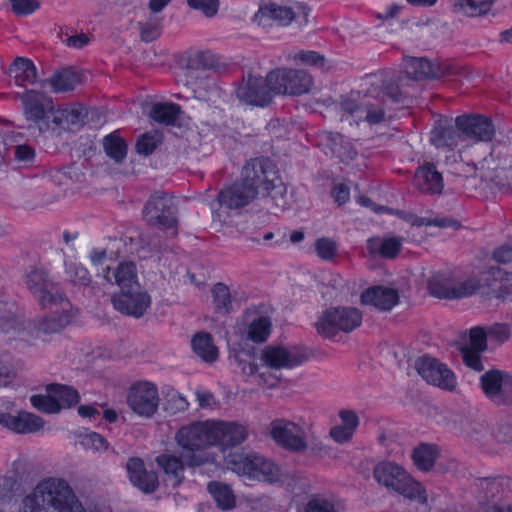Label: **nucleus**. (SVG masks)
I'll list each match as a JSON object with an SVG mask.
<instances>
[{
  "mask_svg": "<svg viewBox=\"0 0 512 512\" xmlns=\"http://www.w3.org/2000/svg\"><path fill=\"white\" fill-rule=\"evenodd\" d=\"M21 512H86L68 483L59 478L42 480L23 500Z\"/></svg>",
  "mask_w": 512,
  "mask_h": 512,
  "instance_id": "nucleus-1",
  "label": "nucleus"
},
{
  "mask_svg": "<svg viewBox=\"0 0 512 512\" xmlns=\"http://www.w3.org/2000/svg\"><path fill=\"white\" fill-rule=\"evenodd\" d=\"M405 94L398 85L387 84L382 92L376 97L365 95L360 103L352 99H345L341 102L343 111L354 116L357 121H365L369 125H377L386 121V101L403 103Z\"/></svg>",
  "mask_w": 512,
  "mask_h": 512,
  "instance_id": "nucleus-2",
  "label": "nucleus"
},
{
  "mask_svg": "<svg viewBox=\"0 0 512 512\" xmlns=\"http://www.w3.org/2000/svg\"><path fill=\"white\" fill-rule=\"evenodd\" d=\"M262 165L259 158L248 161L242 168L240 179L218 193L219 204L228 209H239L250 204L259 193V175L263 176Z\"/></svg>",
  "mask_w": 512,
  "mask_h": 512,
  "instance_id": "nucleus-3",
  "label": "nucleus"
},
{
  "mask_svg": "<svg viewBox=\"0 0 512 512\" xmlns=\"http://www.w3.org/2000/svg\"><path fill=\"white\" fill-rule=\"evenodd\" d=\"M373 477L380 485L409 500L420 504L427 502V494L422 485L394 462H379L373 469Z\"/></svg>",
  "mask_w": 512,
  "mask_h": 512,
  "instance_id": "nucleus-4",
  "label": "nucleus"
},
{
  "mask_svg": "<svg viewBox=\"0 0 512 512\" xmlns=\"http://www.w3.org/2000/svg\"><path fill=\"white\" fill-rule=\"evenodd\" d=\"M176 441L182 448L183 459L188 466H198L208 461L202 451L215 445L212 421L193 422L181 427L176 433Z\"/></svg>",
  "mask_w": 512,
  "mask_h": 512,
  "instance_id": "nucleus-5",
  "label": "nucleus"
},
{
  "mask_svg": "<svg viewBox=\"0 0 512 512\" xmlns=\"http://www.w3.org/2000/svg\"><path fill=\"white\" fill-rule=\"evenodd\" d=\"M228 467L250 480L276 483L282 481L281 468L272 460L256 453L232 455Z\"/></svg>",
  "mask_w": 512,
  "mask_h": 512,
  "instance_id": "nucleus-6",
  "label": "nucleus"
},
{
  "mask_svg": "<svg viewBox=\"0 0 512 512\" xmlns=\"http://www.w3.org/2000/svg\"><path fill=\"white\" fill-rule=\"evenodd\" d=\"M178 208L173 199L164 192H155L143 208L145 221L154 227L167 231L171 237L178 234Z\"/></svg>",
  "mask_w": 512,
  "mask_h": 512,
  "instance_id": "nucleus-7",
  "label": "nucleus"
},
{
  "mask_svg": "<svg viewBox=\"0 0 512 512\" xmlns=\"http://www.w3.org/2000/svg\"><path fill=\"white\" fill-rule=\"evenodd\" d=\"M362 323V313L354 307H336L327 309L318 318L315 326L317 332L332 338L339 332L349 333Z\"/></svg>",
  "mask_w": 512,
  "mask_h": 512,
  "instance_id": "nucleus-8",
  "label": "nucleus"
},
{
  "mask_svg": "<svg viewBox=\"0 0 512 512\" xmlns=\"http://www.w3.org/2000/svg\"><path fill=\"white\" fill-rule=\"evenodd\" d=\"M25 283L43 309H52L53 304L57 303L70 306L68 299L64 297L58 285L50 279L44 269L32 267L25 275Z\"/></svg>",
  "mask_w": 512,
  "mask_h": 512,
  "instance_id": "nucleus-9",
  "label": "nucleus"
},
{
  "mask_svg": "<svg viewBox=\"0 0 512 512\" xmlns=\"http://www.w3.org/2000/svg\"><path fill=\"white\" fill-rule=\"evenodd\" d=\"M267 81L276 94L302 95L313 85L312 76L301 69L278 68L267 74Z\"/></svg>",
  "mask_w": 512,
  "mask_h": 512,
  "instance_id": "nucleus-10",
  "label": "nucleus"
},
{
  "mask_svg": "<svg viewBox=\"0 0 512 512\" xmlns=\"http://www.w3.org/2000/svg\"><path fill=\"white\" fill-rule=\"evenodd\" d=\"M79 400L78 391L63 384H49L46 386L45 395L38 394L30 397L32 406L47 414L59 413L62 409L77 404Z\"/></svg>",
  "mask_w": 512,
  "mask_h": 512,
  "instance_id": "nucleus-11",
  "label": "nucleus"
},
{
  "mask_svg": "<svg viewBox=\"0 0 512 512\" xmlns=\"http://www.w3.org/2000/svg\"><path fill=\"white\" fill-rule=\"evenodd\" d=\"M480 387L486 398L496 406L512 405V373L490 369L479 378Z\"/></svg>",
  "mask_w": 512,
  "mask_h": 512,
  "instance_id": "nucleus-12",
  "label": "nucleus"
},
{
  "mask_svg": "<svg viewBox=\"0 0 512 512\" xmlns=\"http://www.w3.org/2000/svg\"><path fill=\"white\" fill-rule=\"evenodd\" d=\"M418 374L429 384L452 391L456 387V377L448 366L439 360L424 355L415 361Z\"/></svg>",
  "mask_w": 512,
  "mask_h": 512,
  "instance_id": "nucleus-13",
  "label": "nucleus"
},
{
  "mask_svg": "<svg viewBox=\"0 0 512 512\" xmlns=\"http://www.w3.org/2000/svg\"><path fill=\"white\" fill-rule=\"evenodd\" d=\"M270 434L279 445L292 452L302 453L308 448L305 430L294 422L276 419L270 424Z\"/></svg>",
  "mask_w": 512,
  "mask_h": 512,
  "instance_id": "nucleus-14",
  "label": "nucleus"
},
{
  "mask_svg": "<svg viewBox=\"0 0 512 512\" xmlns=\"http://www.w3.org/2000/svg\"><path fill=\"white\" fill-rule=\"evenodd\" d=\"M276 95L271 85L261 76L248 74L236 89L237 98L249 105L264 107L272 101Z\"/></svg>",
  "mask_w": 512,
  "mask_h": 512,
  "instance_id": "nucleus-15",
  "label": "nucleus"
},
{
  "mask_svg": "<svg viewBox=\"0 0 512 512\" xmlns=\"http://www.w3.org/2000/svg\"><path fill=\"white\" fill-rule=\"evenodd\" d=\"M127 402L136 414L149 418L158 409L159 395L157 387L150 382L134 384L128 393Z\"/></svg>",
  "mask_w": 512,
  "mask_h": 512,
  "instance_id": "nucleus-16",
  "label": "nucleus"
},
{
  "mask_svg": "<svg viewBox=\"0 0 512 512\" xmlns=\"http://www.w3.org/2000/svg\"><path fill=\"white\" fill-rule=\"evenodd\" d=\"M259 161L263 164V176L259 175V189L263 188L277 209L285 210L290 203L285 184L278 177L277 171L269 159L259 158Z\"/></svg>",
  "mask_w": 512,
  "mask_h": 512,
  "instance_id": "nucleus-17",
  "label": "nucleus"
},
{
  "mask_svg": "<svg viewBox=\"0 0 512 512\" xmlns=\"http://www.w3.org/2000/svg\"><path fill=\"white\" fill-rule=\"evenodd\" d=\"M260 360L271 369H289L303 364L307 360V355L297 347L269 345L262 350Z\"/></svg>",
  "mask_w": 512,
  "mask_h": 512,
  "instance_id": "nucleus-18",
  "label": "nucleus"
},
{
  "mask_svg": "<svg viewBox=\"0 0 512 512\" xmlns=\"http://www.w3.org/2000/svg\"><path fill=\"white\" fill-rule=\"evenodd\" d=\"M114 308L122 314L140 318L151 305L150 295L138 286L114 294L111 299Z\"/></svg>",
  "mask_w": 512,
  "mask_h": 512,
  "instance_id": "nucleus-19",
  "label": "nucleus"
},
{
  "mask_svg": "<svg viewBox=\"0 0 512 512\" xmlns=\"http://www.w3.org/2000/svg\"><path fill=\"white\" fill-rule=\"evenodd\" d=\"M457 127L463 132L464 139L491 141L495 135V127L490 118L483 115H463L455 119Z\"/></svg>",
  "mask_w": 512,
  "mask_h": 512,
  "instance_id": "nucleus-20",
  "label": "nucleus"
},
{
  "mask_svg": "<svg viewBox=\"0 0 512 512\" xmlns=\"http://www.w3.org/2000/svg\"><path fill=\"white\" fill-rule=\"evenodd\" d=\"M464 140L463 132L452 125L450 119H439L431 131L430 141L437 148H448L453 150L461 141Z\"/></svg>",
  "mask_w": 512,
  "mask_h": 512,
  "instance_id": "nucleus-21",
  "label": "nucleus"
},
{
  "mask_svg": "<svg viewBox=\"0 0 512 512\" xmlns=\"http://www.w3.org/2000/svg\"><path fill=\"white\" fill-rule=\"evenodd\" d=\"M126 469L131 483L145 493H153L158 487V476L145 468L142 459L133 457L127 461Z\"/></svg>",
  "mask_w": 512,
  "mask_h": 512,
  "instance_id": "nucleus-22",
  "label": "nucleus"
},
{
  "mask_svg": "<svg viewBox=\"0 0 512 512\" xmlns=\"http://www.w3.org/2000/svg\"><path fill=\"white\" fill-rule=\"evenodd\" d=\"M69 307L64 306L63 303L53 304V308L49 309L51 311L49 315L35 320L34 328L37 334L56 333L67 326L73 317L68 310Z\"/></svg>",
  "mask_w": 512,
  "mask_h": 512,
  "instance_id": "nucleus-23",
  "label": "nucleus"
},
{
  "mask_svg": "<svg viewBox=\"0 0 512 512\" xmlns=\"http://www.w3.org/2000/svg\"><path fill=\"white\" fill-rule=\"evenodd\" d=\"M413 185L420 192L430 195L441 194L444 187L442 175L433 163H425L417 168Z\"/></svg>",
  "mask_w": 512,
  "mask_h": 512,
  "instance_id": "nucleus-24",
  "label": "nucleus"
},
{
  "mask_svg": "<svg viewBox=\"0 0 512 512\" xmlns=\"http://www.w3.org/2000/svg\"><path fill=\"white\" fill-rule=\"evenodd\" d=\"M212 426L215 445L233 447L241 444L247 437L246 427L235 422L212 421Z\"/></svg>",
  "mask_w": 512,
  "mask_h": 512,
  "instance_id": "nucleus-25",
  "label": "nucleus"
},
{
  "mask_svg": "<svg viewBox=\"0 0 512 512\" xmlns=\"http://www.w3.org/2000/svg\"><path fill=\"white\" fill-rule=\"evenodd\" d=\"M321 143L329 150L325 151L326 155L334 156L342 162L351 161L357 156L353 144L339 133L325 132Z\"/></svg>",
  "mask_w": 512,
  "mask_h": 512,
  "instance_id": "nucleus-26",
  "label": "nucleus"
},
{
  "mask_svg": "<svg viewBox=\"0 0 512 512\" xmlns=\"http://www.w3.org/2000/svg\"><path fill=\"white\" fill-rule=\"evenodd\" d=\"M292 7L281 6L276 3H269L259 8L253 16V22L266 27L270 21H277L279 25L286 26L293 20Z\"/></svg>",
  "mask_w": 512,
  "mask_h": 512,
  "instance_id": "nucleus-27",
  "label": "nucleus"
},
{
  "mask_svg": "<svg viewBox=\"0 0 512 512\" xmlns=\"http://www.w3.org/2000/svg\"><path fill=\"white\" fill-rule=\"evenodd\" d=\"M361 302L365 305H372L379 310L388 311L397 304L398 293L393 288L374 286L362 293Z\"/></svg>",
  "mask_w": 512,
  "mask_h": 512,
  "instance_id": "nucleus-28",
  "label": "nucleus"
},
{
  "mask_svg": "<svg viewBox=\"0 0 512 512\" xmlns=\"http://www.w3.org/2000/svg\"><path fill=\"white\" fill-rule=\"evenodd\" d=\"M156 462L165 473L164 482L172 488L178 487L184 479V467L187 465L183 459V453L180 457L171 454H162L156 458Z\"/></svg>",
  "mask_w": 512,
  "mask_h": 512,
  "instance_id": "nucleus-29",
  "label": "nucleus"
},
{
  "mask_svg": "<svg viewBox=\"0 0 512 512\" xmlns=\"http://www.w3.org/2000/svg\"><path fill=\"white\" fill-rule=\"evenodd\" d=\"M104 278L112 283L114 281L120 288V291L127 289H137L140 286L137 279V269L133 262H122L113 271L109 267L106 268Z\"/></svg>",
  "mask_w": 512,
  "mask_h": 512,
  "instance_id": "nucleus-30",
  "label": "nucleus"
},
{
  "mask_svg": "<svg viewBox=\"0 0 512 512\" xmlns=\"http://www.w3.org/2000/svg\"><path fill=\"white\" fill-rule=\"evenodd\" d=\"M81 82V75L71 69L64 68L55 72L48 80L43 81L42 87L49 84L56 93L72 91Z\"/></svg>",
  "mask_w": 512,
  "mask_h": 512,
  "instance_id": "nucleus-31",
  "label": "nucleus"
},
{
  "mask_svg": "<svg viewBox=\"0 0 512 512\" xmlns=\"http://www.w3.org/2000/svg\"><path fill=\"white\" fill-rule=\"evenodd\" d=\"M9 74L18 86L34 84L37 80V70L34 63L27 58L17 57L9 68Z\"/></svg>",
  "mask_w": 512,
  "mask_h": 512,
  "instance_id": "nucleus-32",
  "label": "nucleus"
},
{
  "mask_svg": "<svg viewBox=\"0 0 512 512\" xmlns=\"http://www.w3.org/2000/svg\"><path fill=\"white\" fill-rule=\"evenodd\" d=\"M20 99L27 120L38 122L44 119L46 113L43 94L35 90H28L20 96Z\"/></svg>",
  "mask_w": 512,
  "mask_h": 512,
  "instance_id": "nucleus-33",
  "label": "nucleus"
},
{
  "mask_svg": "<svg viewBox=\"0 0 512 512\" xmlns=\"http://www.w3.org/2000/svg\"><path fill=\"white\" fill-rule=\"evenodd\" d=\"M406 73L414 79L437 78L443 72L438 65L432 64L425 58H412L406 66Z\"/></svg>",
  "mask_w": 512,
  "mask_h": 512,
  "instance_id": "nucleus-34",
  "label": "nucleus"
},
{
  "mask_svg": "<svg viewBox=\"0 0 512 512\" xmlns=\"http://www.w3.org/2000/svg\"><path fill=\"white\" fill-rule=\"evenodd\" d=\"M401 241L396 237L382 239L370 238L367 241V250L372 255H380L384 258H394L400 251Z\"/></svg>",
  "mask_w": 512,
  "mask_h": 512,
  "instance_id": "nucleus-35",
  "label": "nucleus"
},
{
  "mask_svg": "<svg viewBox=\"0 0 512 512\" xmlns=\"http://www.w3.org/2000/svg\"><path fill=\"white\" fill-rule=\"evenodd\" d=\"M191 346L193 351L206 362H214L218 357V350L209 333H197L191 341Z\"/></svg>",
  "mask_w": 512,
  "mask_h": 512,
  "instance_id": "nucleus-36",
  "label": "nucleus"
},
{
  "mask_svg": "<svg viewBox=\"0 0 512 512\" xmlns=\"http://www.w3.org/2000/svg\"><path fill=\"white\" fill-rule=\"evenodd\" d=\"M454 273L439 272L434 274L429 282L428 289L431 295L440 299H453L452 287H453Z\"/></svg>",
  "mask_w": 512,
  "mask_h": 512,
  "instance_id": "nucleus-37",
  "label": "nucleus"
},
{
  "mask_svg": "<svg viewBox=\"0 0 512 512\" xmlns=\"http://www.w3.org/2000/svg\"><path fill=\"white\" fill-rule=\"evenodd\" d=\"M480 280L475 276L454 274L452 297L453 299H461L470 297L480 288Z\"/></svg>",
  "mask_w": 512,
  "mask_h": 512,
  "instance_id": "nucleus-38",
  "label": "nucleus"
},
{
  "mask_svg": "<svg viewBox=\"0 0 512 512\" xmlns=\"http://www.w3.org/2000/svg\"><path fill=\"white\" fill-rule=\"evenodd\" d=\"M85 117L86 109L82 106L65 108L58 111L54 117V122L63 128L78 129L84 124Z\"/></svg>",
  "mask_w": 512,
  "mask_h": 512,
  "instance_id": "nucleus-39",
  "label": "nucleus"
},
{
  "mask_svg": "<svg viewBox=\"0 0 512 512\" xmlns=\"http://www.w3.org/2000/svg\"><path fill=\"white\" fill-rule=\"evenodd\" d=\"M180 107L174 103H156L152 106L150 117L161 124L172 125L179 116Z\"/></svg>",
  "mask_w": 512,
  "mask_h": 512,
  "instance_id": "nucleus-40",
  "label": "nucleus"
},
{
  "mask_svg": "<svg viewBox=\"0 0 512 512\" xmlns=\"http://www.w3.org/2000/svg\"><path fill=\"white\" fill-rule=\"evenodd\" d=\"M103 148L106 155L116 163H121L127 155V144L118 135L111 133L104 137Z\"/></svg>",
  "mask_w": 512,
  "mask_h": 512,
  "instance_id": "nucleus-41",
  "label": "nucleus"
},
{
  "mask_svg": "<svg viewBox=\"0 0 512 512\" xmlns=\"http://www.w3.org/2000/svg\"><path fill=\"white\" fill-rule=\"evenodd\" d=\"M207 489L221 509L227 510L234 507L235 497L229 486L219 482H210Z\"/></svg>",
  "mask_w": 512,
  "mask_h": 512,
  "instance_id": "nucleus-42",
  "label": "nucleus"
},
{
  "mask_svg": "<svg viewBox=\"0 0 512 512\" xmlns=\"http://www.w3.org/2000/svg\"><path fill=\"white\" fill-rule=\"evenodd\" d=\"M437 457V450L433 445L421 444L413 450L412 459L414 464L423 471H428L434 465Z\"/></svg>",
  "mask_w": 512,
  "mask_h": 512,
  "instance_id": "nucleus-43",
  "label": "nucleus"
},
{
  "mask_svg": "<svg viewBox=\"0 0 512 512\" xmlns=\"http://www.w3.org/2000/svg\"><path fill=\"white\" fill-rule=\"evenodd\" d=\"M507 482L506 478H482L478 479L477 487L482 494V498L489 501L496 498L504 490V483Z\"/></svg>",
  "mask_w": 512,
  "mask_h": 512,
  "instance_id": "nucleus-44",
  "label": "nucleus"
},
{
  "mask_svg": "<svg viewBox=\"0 0 512 512\" xmlns=\"http://www.w3.org/2000/svg\"><path fill=\"white\" fill-rule=\"evenodd\" d=\"M270 327L269 318L260 316L249 324L247 336L253 342H264L270 334Z\"/></svg>",
  "mask_w": 512,
  "mask_h": 512,
  "instance_id": "nucleus-45",
  "label": "nucleus"
},
{
  "mask_svg": "<svg viewBox=\"0 0 512 512\" xmlns=\"http://www.w3.org/2000/svg\"><path fill=\"white\" fill-rule=\"evenodd\" d=\"M163 137L159 132L152 131L142 134L136 142V151L143 156L151 155L162 144Z\"/></svg>",
  "mask_w": 512,
  "mask_h": 512,
  "instance_id": "nucleus-46",
  "label": "nucleus"
},
{
  "mask_svg": "<svg viewBox=\"0 0 512 512\" xmlns=\"http://www.w3.org/2000/svg\"><path fill=\"white\" fill-rule=\"evenodd\" d=\"M238 364L245 375L256 377L259 383L266 384L269 387H274L278 384V378L272 374L266 376L265 372H260V367L257 363L239 360Z\"/></svg>",
  "mask_w": 512,
  "mask_h": 512,
  "instance_id": "nucleus-47",
  "label": "nucleus"
},
{
  "mask_svg": "<svg viewBox=\"0 0 512 512\" xmlns=\"http://www.w3.org/2000/svg\"><path fill=\"white\" fill-rule=\"evenodd\" d=\"M213 301L218 313L228 314L231 311V295L228 287L223 283H217L213 290Z\"/></svg>",
  "mask_w": 512,
  "mask_h": 512,
  "instance_id": "nucleus-48",
  "label": "nucleus"
},
{
  "mask_svg": "<svg viewBox=\"0 0 512 512\" xmlns=\"http://www.w3.org/2000/svg\"><path fill=\"white\" fill-rule=\"evenodd\" d=\"M140 38L144 42H152L161 35L162 19L156 16L150 17L145 22L138 23Z\"/></svg>",
  "mask_w": 512,
  "mask_h": 512,
  "instance_id": "nucleus-49",
  "label": "nucleus"
},
{
  "mask_svg": "<svg viewBox=\"0 0 512 512\" xmlns=\"http://www.w3.org/2000/svg\"><path fill=\"white\" fill-rule=\"evenodd\" d=\"M67 279L75 285L87 286L91 278L85 267L77 262H65Z\"/></svg>",
  "mask_w": 512,
  "mask_h": 512,
  "instance_id": "nucleus-50",
  "label": "nucleus"
},
{
  "mask_svg": "<svg viewBox=\"0 0 512 512\" xmlns=\"http://www.w3.org/2000/svg\"><path fill=\"white\" fill-rule=\"evenodd\" d=\"M467 435L472 441L480 445L488 444L492 438V433H490L488 424L485 421H474L470 423Z\"/></svg>",
  "mask_w": 512,
  "mask_h": 512,
  "instance_id": "nucleus-51",
  "label": "nucleus"
},
{
  "mask_svg": "<svg viewBox=\"0 0 512 512\" xmlns=\"http://www.w3.org/2000/svg\"><path fill=\"white\" fill-rule=\"evenodd\" d=\"M80 444L87 450H93L96 452H103L109 448L107 440L99 433L86 432L79 436Z\"/></svg>",
  "mask_w": 512,
  "mask_h": 512,
  "instance_id": "nucleus-52",
  "label": "nucleus"
},
{
  "mask_svg": "<svg viewBox=\"0 0 512 512\" xmlns=\"http://www.w3.org/2000/svg\"><path fill=\"white\" fill-rule=\"evenodd\" d=\"M496 0H456L458 6L469 16H478L488 12Z\"/></svg>",
  "mask_w": 512,
  "mask_h": 512,
  "instance_id": "nucleus-53",
  "label": "nucleus"
},
{
  "mask_svg": "<svg viewBox=\"0 0 512 512\" xmlns=\"http://www.w3.org/2000/svg\"><path fill=\"white\" fill-rule=\"evenodd\" d=\"M20 417L21 422L19 434L34 433L42 429L44 426L43 419L35 414L20 411Z\"/></svg>",
  "mask_w": 512,
  "mask_h": 512,
  "instance_id": "nucleus-54",
  "label": "nucleus"
},
{
  "mask_svg": "<svg viewBox=\"0 0 512 512\" xmlns=\"http://www.w3.org/2000/svg\"><path fill=\"white\" fill-rule=\"evenodd\" d=\"M487 334L486 331L481 327H474L470 330L469 334V346L466 348L476 351H484L487 347Z\"/></svg>",
  "mask_w": 512,
  "mask_h": 512,
  "instance_id": "nucleus-55",
  "label": "nucleus"
},
{
  "mask_svg": "<svg viewBox=\"0 0 512 512\" xmlns=\"http://www.w3.org/2000/svg\"><path fill=\"white\" fill-rule=\"evenodd\" d=\"M189 7L199 10L207 17H213L217 14L219 9L218 0H187Z\"/></svg>",
  "mask_w": 512,
  "mask_h": 512,
  "instance_id": "nucleus-56",
  "label": "nucleus"
},
{
  "mask_svg": "<svg viewBox=\"0 0 512 512\" xmlns=\"http://www.w3.org/2000/svg\"><path fill=\"white\" fill-rule=\"evenodd\" d=\"M315 248L317 255L324 260L333 259L337 251L335 242L328 238L318 239L316 241Z\"/></svg>",
  "mask_w": 512,
  "mask_h": 512,
  "instance_id": "nucleus-57",
  "label": "nucleus"
},
{
  "mask_svg": "<svg viewBox=\"0 0 512 512\" xmlns=\"http://www.w3.org/2000/svg\"><path fill=\"white\" fill-rule=\"evenodd\" d=\"M12 10L16 15L26 16L39 8V2L37 0H10Z\"/></svg>",
  "mask_w": 512,
  "mask_h": 512,
  "instance_id": "nucleus-58",
  "label": "nucleus"
},
{
  "mask_svg": "<svg viewBox=\"0 0 512 512\" xmlns=\"http://www.w3.org/2000/svg\"><path fill=\"white\" fill-rule=\"evenodd\" d=\"M199 64L209 70H214L218 74L225 73L227 66L224 63L219 62L210 53H201L197 56Z\"/></svg>",
  "mask_w": 512,
  "mask_h": 512,
  "instance_id": "nucleus-59",
  "label": "nucleus"
},
{
  "mask_svg": "<svg viewBox=\"0 0 512 512\" xmlns=\"http://www.w3.org/2000/svg\"><path fill=\"white\" fill-rule=\"evenodd\" d=\"M481 351L471 350L468 348L462 349V356L464 363L471 369L481 372L484 371V365L480 355Z\"/></svg>",
  "mask_w": 512,
  "mask_h": 512,
  "instance_id": "nucleus-60",
  "label": "nucleus"
},
{
  "mask_svg": "<svg viewBox=\"0 0 512 512\" xmlns=\"http://www.w3.org/2000/svg\"><path fill=\"white\" fill-rule=\"evenodd\" d=\"M486 334L489 339L503 343L510 337V328L506 324L495 323L488 328Z\"/></svg>",
  "mask_w": 512,
  "mask_h": 512,
  "instance_id": "nucleus-61",
  "label": "nucleus"
},
{
  "mask_svg": "<svg viewBox=\"0 0 512 512\" xmlns=\"http://www.w3.org/2000/svg\"><path fill=\"white\" fill-rule=\"evenodd\" d=\"M20 422V411L16 415L5 411L0 412V425L4 428H7L15 433H19Z\"/></svg>",
  "mask_w": 512,
  "mask_h": 512,
  "instance_id": "nucleus-62",
  "label": "nucleus"
},
{
  "mask_svg": "<svg viewBox=\"0 0 512 512\" xmlns=\"http://www.w3.org/2000/svg\"><path fill=\"white\" fill-rule=\"evenodd\" d=\"M339 418L341 419V425L348 428L350 431L355 433L357 430L360 420L358 415L350 409H343L339 412Z\"/></svg>",
  "mask_w": 512,
  "mask_h": 512,
  "instance_id": "nucleus-63",
  "label": "nucleus"
},
{
  "mask_svg": "<svg viewBox=\"0 0 512 512\" xmlns=\"http://www.w3.org/2000/svg\"><path fill=\"white\" fill-rule=\"evenodd\" d=\"M305 512H336L334 509V505L320 498L312 499L308 502Z\"/></svg>",
  "mask_w": 512,
  "mask_h": 512,
  "instance_id": "nucleus-64",
  "label": "nucleus"
}]
</instances>
